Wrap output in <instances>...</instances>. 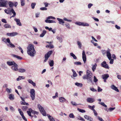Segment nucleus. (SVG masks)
<instances>
[{
    "label": "nucleus",
    "mask_w": 121,
    "mask_h": 121,
    "mask_svg": "<svg viewBox=\"0 0 121 121\" xmlns=\"http://www.w3.org/2000/svg\"><path fill=\"white\" fill-rule=\"evenodd\" d=\"M86 73V75H85L83 76V79H86L88 83L92 82L93 78L92 73L89 70H87Z\"/></svg>",
    "instance_id": "1"
},
{
    "label": "nucleus",
    "mask_w": 121,
    "mask_h": 121,
    "mask_svg": "<svg viewBox=\"0 0 121 121\" xmlns=\"http://www.w3.org/2000/svg\"><path fill=\"white\" fill-rule=\"evenodd\" d=\"M27 52L28 54L30 56H34L36 52L33 45L31 44L28 45L27 47Z\"/></svg>",
    "instance_id": "2"
},
{
    "label": "nucleus",
    "mask_w": 121,
    "mask_h": 121,
    "mask_svg": "<svg viewBox=\"0 0 121 121\" xmlns=\"http://www.w3.org/2000/svg\"><path fill=\"white\" fill-rule=\"evenodd\" d=\"M4 11L5 13L8 14H9L10 15L12 14L11 13V12L13 14L12 16L10 17V18L12 17H15L16 15V13L13 8L10 9V8H9L8 9H5L4 10Z\"/></svg>",
    "instance_id": "3"
},
{
    "label": "nucleus",
    "mask_w": 121,
    "mask_h": 121,
    "mask_svg": "<svg viewBox=\"0 0 121 121\" xmlns=\"http://www.w3.org/2000/svg\"><path fill=\"white\" fill-rule=\"evenodd\" d=\"M38 107L39 108L40 112L44 116H45L46 115V113L44 110L43 108L41 106L40 104L38 105Z\"/></svg>",
    "instance_id": "4"
},
{
    "label": "nucleus",
    "mask_w": 121,
    "mask_h": 121,
    "mask_svg": "<svg viewBox=\"0 0 121 121\" xmlns=\"http://www.w3.org/2000/svg\"><path fill=\"white\" fill-rule=\"evenodd\" d=\"M30 96L32 99L34 100L35 99V91L34 89H31L30 90Z\"/></svg>",
    "instance_id": "5"
},
{
    "label": "nucleus",
    "mask_w": 121,
    "mask_h": 121,
    "mask_svg": "<svg viewBox=\"0 0 121 121\" xmlns=\"http://www.w3.org/2000/svg\"><path fill=\"white\" fill-rule=\"evenodd\" d=\"M52 51H50L48 52L45 55V59L44 61V62H46L48 58L50 56V55L52 54Z\"/></svg>",
    "instance_id": "6"
},
{
    "label": "nucleus",
    "mask_w": 121,
    "mask_h": 121,
    "mask_svg": "<svg viewBox=\"0 0 121 121\" xmlns=\"http://www.w3.org/2000/svg\"><path fill=\"white\" fill-rule=\"evenodd\" d=\"M8 4L9 7L11 8H13V7L14 6L15 7H17L18 4V3L17 2H15L14 3L11 1H9L8 3Z\"/></svg>",
    "instance_id": "7"
},
{
    "label": "nucleus",
    "mask_w": 121,
    "mask_h": 121,
    "mask_svg": "<svg viewBox=\"0 0 121 121\" xmlns=\"http://www.w3.org/2000/svg\"><path fill=\"white\" fill-rule=\"evenodd\" d=\"M101 66L106 69H109V67L108 65L107 64L105 61H104L101 64Z\"/></svg>",
    "instance_id": "8"
},
{
    "label": "nucleus",
    "mask_w": 121,
    "mask_h": 121,
    "mask_svg": "<svg viewBox=\"0 0 121 121\" xmlns=\"http://www.w3.org/2000/svg\"><path fill=\"white\" fill-rule=\"evenodd\" d=\"M7 1L5 0H0V7H4L6 6Z\"/></svg>",
    "instance_id": "9"
},
{
    "label": "nucleus",
    "mask_w": 121,
    "mask_h": 121,
    "mask_svg": "<svg viewBox=\"0 0 121 121\" xmlns=\"http://www.w3.org/2000/svg\"><path fill=\"white\" fill-rule=\"evenodd\" d=\"M18 65L16 64L15 63L11 67V68L13 70L15 71H18Z\"/></svg>",
    "instance_id": "10"
},
{
    "label": "nucleus",
    "mask_w": 121,
    "mask_h": 121,
    "mask_svg": "<svg viewBox=\"0 0 121 121\" xmlns=\"http://www.w3.org/2000/svg\"><path fill=\"white\" fill-rule=\"evenodd\" d=\"M110 49L108 48V50L106 52L107 56L109 60H110L111 59V55L110 52Z\"/></svg>",
    "instance_id": "11"
},
{
    "label": "nucleus",
    "mask_w": 121,
    "mask_h": 121,
    "mask_svg": "<svg viewBox=\"0 0 121 121\" xmlns=\"http://www.w3.org/2000/svg\"><path fill=\"white\" fill-rule=\"evenodd\" d=\"M82 58L84 63H85L86 60V58L85 53V52L84 50L82 51Z\"/></svg>",
    "instance_id": "12"
},
{
    "label": "nucleus",
    "mask_w": 121,
    "mask_h": 121,
    "mask_svg": "<svg viewBox=\"0 0 121 121\" xmlns=\"http://www.w3.org/2000/svg\"><path fill=\"white\" fill-rule=\"evenodd\" d=\"M87 101L90 103H92L94 102L95 99L92 98H88L86 99Z\"/></svg>",
    "instance_id": "13"
},
{
    "label": "nucleus",
    "mask_w": 121,
    "mask_h": 121,
    "mask_svg": "<svg viewBox=\"0 0 121 121\" xmlns=\"http://www.w3.org/2000/svg\"><path fill=\"white\" fill-rule=\"evenodd\" d=\"M17 32H12V33H7L6 34V35L9 36H13L17 35Z\"/></svg>",
    "instance_id": "14"
},
{
    "label": "nucleus",
    "mask_w": 121,
    "mask_h": 121,
    "mask_svg": "<svg viewBox=\"0 0 121 121\" xmlns=\"http://www.w3.org/2000/svg\"><path fill=\"white\" fill-rule=\"evenodd\" d=\"M14 20L16 22L17 24L20 26H22V24L20 22V20L19 19L15 18L14 19Z\"/></svg>",
    "instance_id": "15"
},
{
    "label": "nucleus",
    "mask_w": 121,
    "mask_h": 121,
    "mask_svg": "<svg viewBox=\"0 0 121 121\" xmlns=\"http://www.w3.org/2000/svg\"><path fill=\"white\" fill-rule=\"evenodd\" d=\"M109 75L108 74H104L102 75V78L103 79H107L109 77Z\"/></svg>",
    "instance_id": "16"
},
{
    "label": "nucleus",
    "mask_w": 121,
    "mask_h": 121,
    "mask_svg": "<svg viewBox=\"0 0 121 121\" xmlns=\"http://www.w3.org/2000/svg\"><path fill=\"white\" fill-rule=\"evenodd\" d=\"M111 88L112 89L116 91L117 92H119V90L114 85H112L111 86Z\"/></svg>",
    "instance_id": "17"
},
{
    "label": "nucleus",
    "mask_w": 121,
    "mask_h": 121,
    "mask_svg": "<svg viewBox=\"0 0 121 121\" xmlns=\"http://www.w3.org/2000/svg\"><path fill=\"white\" fill-rule=\"evenodd\" d=\"M28 81L29 83L31 84L34 86H35V84L32 80L29 79L28 80Z\"/></svg>",
    "instance_id": "18"
},
{
    "label": "nucleus",
    "mask_w": 121,
    "mask_h": 121,
    "mask_svg": "<svg viewBox=\"0 0 121 121\" xmlns=\"http://www.w3.org/2000/svg\"><path fill=\"white\" fill-rule=\"evenodd\" d=\"M47 116L50 121H55V120L53 117L50 115L48 114Z\"/></svg>",
    "instance_id": "19"
},
{
    "label": "nucleus",
    "mask_w": 121,
    "mask_h": 121,
    "mask_svg": "<svg viewBox=\"0 0 121 121\" xmlns=\"http://www.w3.org/2000/svg\"><path fill=\"white\" fill-rule=\"evenodd\" d=\"M7 63L9 66H13L15 63L13 61V62L8 61L7 62Z\"/></svg>",
    "instance_id": "20"
},
{
    "label": "nucleus",
    "mask_w": 121,
    "mask_h": 121,
    "mask_svg": "<svg viewBox=\"0 0 121 121\" xmlns=\"http://www.w3.org/2000/svg\"><path fill=\"white\" fill-rule=\"evenodd\" d=\"M13 56L14 57H15L17 58L18 59L22 60V57L19 56L14 54L13 55Z\"/></svg>",
    "instance_id": "21"
},
{
    "label": "nucleus",
    "mask_w": 121,
    "mask_h": 121,
    "mask_svg": "<svg viewBox=\"0 0 121 121\" xmlns=\"http://www.w3.org/2000/svg\"><path fill=\"white\" fill-rule=\"evenodd\" d=\"M59 100L61 102H63L65 101L66 100V99L64 98L63 97H60L59 98Z\"/></svg>",
    "instance_id": "22"
},
{
    "label": "nucleus",
    "mask_w": 121,
    "mask_h": 121,
    "mask_svg": "<svg viewBox=\"0 0 121 121\" xmlns=\"http://www.w3.org/2000/svg\"><path fill=\"white\" fill-rule=\"evenodd\" d=\"M9 98L11 100H13L14 99V95L12 94H10L9 95Z\"/></svg>",
    "instance_id": "23"
},
{
    "label": "nucleus",
    "mask_w": 121,
    "mask_h": 121,
    "mask_svg": "<svg viewBox=\"0 0 121 121\" xmlns=\"http://www.w3.org/2000/svg\"><path fill=\"white\" fill-rule=\"evenodd\" d=\"M57 19L59 21V23L60 24H61V23L63 24L64 23V22L62 19H61L59 18H57Z\"/></svg>",
    "instance_id": "24"
},
{
    "label": "nucleus",
    "mask_w": 121,
    "mask_h": 121,
    "mask_svg": "<svg viewBox=\"0 0 121 121\" xmlns=\"http://www.w3.org/2000/svg\"><path fill=\"white\" fill-rule=\"evenodd\" d=\"M18 71L20 73L25 72L26 71V70L25 69L22 68H20L18 69Z\"/></svg>",
    "instance_id": "25"
},
{
    "label": "nucleus",
    "mask_w": 121,
    "mask_h": 121,
    "mask_svg": "<svg viewBox=\"0 0 121 121\" xmlns=\"http://www.w3.org/2000/svg\"><path fill=\"white\" fill-rule=\"evenodd\" d=\"M46 33V31L45 30H43L42 33L40 35V36L41 37H43Z\"/></svg>",
    "instance_id": "26"
},
{
    "label": "nucleus",
    "mask_w": 121,
    "mask_h": 121,
    "mask_svg": "<svg viewBox=\"0 0 121 121\" xmlns=\"http://www.w3.org/2000/svg\"><path fill=\"white\" fill-rule=\"evenodd\" d=\"M72 71L73 73V76L74 77H76L77 76V74L76 72L73 69H72Z\"/></svg>",
    "instance_id": "27"
},
{
    "label": "nucleus",
    "mask_w": 121,
    "mask_h": 121,
    "mask_svg": "<svg viewBox=\"0 0 121 121\" xmlns=\"http://www.w3.org/2000/svg\"><path fill=\"white\" fill-rule=\"evenodd\" d=\"M95 106L94 105H93L92 106H91L90 105H89L88 106V108L91 109V110L94 111L95 110L94 109V108H95Z\"/></svg>",
    "instance_id": "28"
},
{
    "label": "nucleus",
    "mask_w": 121,
    "mask_h": 121,
    "mask_svg": "<svg viewBox=\"0 0 121 121\" xmlns=\"http://www.w3.org/2000/svg\"><path fill=\"white\" fill-rule=\"evenodd\" d=\"M4 27L5 28H10L11 27V26L8 24H5L4 25Z\"/></svg>",
    "instance_id": "29"
},
{
    "label": "nucleus",
    "mask_w": 121,
    "mask_h": 121,
    "mask_svg": "<svg viewBox=\"0 0 121 121\" xmlns=\"http://www.w3.org/2000/svg\"><path fill=\"white\" fill-rule=\"evenodd\" d=\"M7 45L11 48H14L15 47V46L14 44H12L11 43L9 44H8Z\"/></svg>",
    "instance_id": "30"
},
{
    "label": "nucleus",
    "mask_w": 121,
    "mask_h": 121,
    "mask_svg": "<svg viewBox=\"0 0 121 121\" xmlns=\"http://www.w3.org/2000/svg\"><path fill=\"white\" fill-rule=\"evenodd\" d=\"M49 64L50 66H53L54 65V61L53 60H52L50 62H49Z\"/></svg>",
    "instance_id": "31"
},
{
    "label": "nucleus",
    "mask_w": 121,
    "mask_h": 121,
    "mask_svg": "<svg viewBox=\"0 0 121 121\" xmlns=\"http://www.w3.org/2000/svg\"><path fill=\"white\" fill-rule=\"evenodd\" d=\"M75 85L78 86L82 87V84L81 83H78L77 82L75 83Z\"/></svg>",
    "instance_id": "32"
},
{
    "label": "nucleus",
    "mask_w": 121,
    "mask_h": 121,
    "mask_svg": "<svg viewBox=\"0 0 121 121\" xmlns=\"http://www.w3.org/2000/svg\"><path fill=\"white\" fill-rule=\"evenodd\" d=\"M77 43L78 46L79 48L81 49L82 47V44L79 41H78L77 42Z\"/></svg>",
    "instance_id": "33"
},
{
    "label": "nucleus",
    "mask_w": 121,
    "mask_h": 121,
    "mask_svg": "<svg viewBox=\"0 0 121 121\" xmlns=\"http://www.w3.org/2000/svg\"><path fill=\"white\" fill-rule=\"evenodd\" d=\"M97 66V65L96 64H95V65H94L92 68V69L93 71L94 72L95 69H96V68Z\"/></svg>",
    "instance_id": "34"
},
{
    "label": "nucleus",
    "mask_w": 121,
    "mask_h": 121,
    "mask_svg": "<svg viewBox=\"0 0 121 121\" xmlns=\"http://www.w3.org/2000/svg\"><path fill=\"white\" fill-rule=\"evenodd\" d=\"M28 107L27 106H23L22 107V109L24 111H26L28 109Z\"/></svg>",
    "instance_id": "35"
},
{
    "label": "nucleus",
    "mask_w": 121,
    "mask_h": 121,
    "mask_svg": "<svg viewBox=\"0 0 121 121\" xmlns=\"http://www.w3.org/2000/svg\"><path fill=\"white\" fill-rule=\"evenodd\" d=\"M70 55L72 56L73 58L74 59H77V57L76 56L72 53H70Z\"/></svg>",
    "instance_id": "36"
},
{
    "label": "nucleus",
    "mask_w": 121,
    "mask_h": 121,
    "mask_svg": "<svg viewBox=\"0 0 121 121\" xmlns=\"http://www.w3.org/2000/svg\"><path fill=\"white\" fill-rule=\"evenodd\" d=\"M21 103L22 105H29L28 104L26 103L25 101L23 102L21 101Z\"/></svg>",
    "instance_id": "37"
},
{
    "label": "nucleus",
    "mask_w": 121,
    "mask_h": 121,
    "mask_svg": "<svg viewBox=\"0 0 121 121\" xmlns=\"http://www.w3.org/2000/svg\"><path fill=\"white\" fill-rule=\"evenodd\" d=\"M78 110L80 112L84 113L85 112V111L84 110L80 109L79 108H78Z\"/></svg>",
    "instance_id": "38"
},
{
    "label": "nucleus",
    "mask_w": 121,
    "mask_h": 121,
    "mask_svg": "<svg viewBox=\"0 0 121 121\" xmlns=\"http://www.w3.org/2000/svg\"><path fill=\"white\" fill-rule=\"evenodd\" d=\"M36 4V3H32L31 4V6L32 8L33 9H34L35 7V6Z\"/></svg>",
    "instance_id": "39"
},
{
    "label": "nucleus",
    "mask_w": 121,
    "mask_h": 121,
    "mask_svg": "<svg viewBox=\"0 0 121 121\" xmlns=\"http://www.w3.org/2000/svg\"><path fill=\"white\" fill-rule=\"evenodd\" d=\"M82 26H89V24L87 23H82Z\"/></svg>",
    "instance_id": "40"
},
{
    "label": "nucleus",
    "mask_w": 121,
    "mask_h": 121,
    "mask_svg": "<svg viewBox=\"0 0 121 121\" xmlns=\"http://www.w3.org/2000/svg\"><path fill=\"white\" fill-rule=\"evenodd\" d=\"M78 119L79 120L82 121H85V120L80 116H79L78 118Z\"/></svg>",
    "instance_id": "41"
},
{
    "label": "nucleus",
    "mask_w": 121,
    "mask_h": 121,
    "mask_svg": "<svg viewBox=\"0 0 121 121\" xmlns=\"http://www.w3.org/2000/svg\"><path fill=\"white\" fill-rule=\"evenodd\" d=\"M69 117L70 118H74L75 117L73 113H70L69 115Z\"/></svg>",
    "instance_id": "42"
},
{
    "label": "nucleus",
    "mask_w": 121,
    "mask_h": 121,
    "mask_svg": "<svg viewBox=\"0 0 121 121\" xmlns=\"http://www.w3.org/2000/svg\"><path fill=\"white\" fill-rule=\"evenodd\" d=\"M21 5L23 6L24 5L25 3L24 0H21Z\"/></svg>",
    "instance_id": "43"
},
{
    "label": "nucleus",
    "mask_w": 121,
    "mask_h": 121,
    "mask_svg": "<svg viewBox=\"0 0 121 121\" xmlns=\"http://www.w3.org/2000/svg\"><path fill=\"white\" fill-rule=\"evenodd\" d=\"M57 39L59 40V41L60 42H61L62 41V38L59 37L57 36L56 37Z\"/></svg>",
    "instance_id": "44"
},
{
    "label": "nucleus",
    "mask_w": 121,
    "mask_h": 121,
    "mask_svg": "<svg viewBox=\"0 0 121 121\" xmlns=\"http://www.w3.org/2000/svg\"><path fill=\"white\" fill-rule=\"evenodd\" d=\"M74 64L76 65H81V63L79 61H77L74 63Z\"/></svg>",
    "instance_id": "45"
},
{
    "label": "nucleus",
    "mask_w": 121,
    "mask_h": 121,
    "mask_svg": "<svg viewBox=\"0 0 121 121\" xmlns=\"http://www.w3.org/2000/svg\"><path fill=\"white\" fill-rule=\"evenodd\" d=\"M115 107L114 108H110L108 109V110H109V111L111 112L115 109Z\"/></svg>",
    "instance_id": "46"
},
{
    "label": "nucleus",
    "mask_w": 121,
    "mask_h": 121,
    "mask_svg": "<svg viewBox=\"0 0 121 121\" xmlns=\"http://www.w3.org/2000/svg\"><path fill=\"white\" fill-rule=\"evenodd\" d=\"M99 103L105 107H107V105H106L103 102Z\"/></svg>",
    "instance_id": "47"
},
{
    "label": "nucleus",
    "mask_w": 121,
    "mask_h": 121,
    "mask_svg": "<svg viewBox=\"0 0 121 121\" xmlns=\"http://www.w3.org/2000/svg\"><path fill=\"white\" fill-rule=\"evenodd\" d=\"M22 77L23 78H22V79H24V77H23V76L21 77V76H19L18 78H17V81H19L21 79V78Z\"/></svg>",
    "instance_id": "48"
},
{
    "label": "nucleus",
    "mask_w": 121,
    "mask_h": 121,
    "mask_svg": "<svg viewBox=\"0 0 121 121\" xmlns=\"http://www.w3.org/2000/svg\"><path fill=\"white\" fill-rule=\"evenodd\" d=\"M22 77L23 78H22V79H24V77H23V76L21 77V76H19L18 78H17V81H19L21 79V78Z\"/></svg>",
    "instance_id": "49"
},
{
    "label": "nucleus",
    "mask_w": 121,
    "mask_h": 121,
    "mask_svg": "<svg viewBox=\"0 0 121 121\" xmlns=\"http://www.w3.org/2000/svg\"><path fill=\"white\" fill-rule=\"evenodd\" d=\"M94 82H97L98 81V80L97 79L96 77L95 76H94Z\"/></svg>",
    "instance_id": "50"
},
{
    "label": "nucleus",
    "mask_w": 121,
    "mask_h": 121,
    "mask_svg": "<svg viewBox=\"0 0 121 121\" xmlns=\"http://www.w3.org/2000/svg\"><path fill=\"white\" fill-rule=\"evenodd\" d=\"M31 112H30V111H27V112L28 114V115L30 117H33L32 116L31 114Z\"/></svg>",
    "instance_id": "51"
},
{
    "label": "nucleus",
    "mask_w": 121,
    "mask_h": 121,
    "mask_svg": "<svg viewBox=\"0 0 121 121\" xmlns=\"http://www.w3.org/2000/svg\"><path fill=\"white\" fill-rule=\"evenodd\" d=\"M71 103L73 105H74L75 106H76L78 105V104H77L75 102H73L72 101L71 102Z\"/></svg>",
    "instance_id": "52"
},
{
    "label": "nucleus",
    "mask_w": 121,
    "mask_h": 121,
    "mask_svg": "<svg viewBox=\"0 0 121 121\" xmlns=\"http://www.w3.org/2000/svg\"><path fill=\"white\" fill-rule=\"evenodd\" d=\"M90 90L91 91H93V92H95V91H96L97 90H95V89L94 88H90Z\"/></svg>",
    "instance_id": "53"
},
{
    "label": "nucleus",
    "mask_w": 121,
    "mask_h": 121,
    "mask_svg": "<svg viewBox=\"0 0 121 121\" xmlns=\"http://www.w3.org/2000/svg\"><path fill=\"white\" fill-rule=\"evenodd\" d=\"M40 9L41 10H46L47 9V8L45 7L41 8H40Z\"/></svg>",
    "instance_id": "54"
},
{
    "label": "nucleus",
    "mask_w": 121,
    "mask_h": 121,
    "mask_svg": "<svg viewBox=\"0 0 121 121\" xmlns=\"http://www.w3.org/2000/svg\"><path fill=\"white\" fill-rule=\"evenodd\" d=\"M110 63L111 64H112L113 63V61H114V59H111L110 60Z\"/></svg>",
    "instance_id": "55"
},
{
    "label": "nucleus",
    "mask_w": 121,
    "mask_h": 121,
    "mask_svg": "<svg viewBox=\"0 0 121 121\" xmlns=\"http://www.w3.org/2000/svg\"><path fill=\"white\" fill-rule=\"evenodd\" d=\"M93 4H92L90 3L88 5V8L89 9H90L91 6H92Z\"/></svg>",
    "instance_id": "56"
},
{
    "label": "nucleus",
    "mask_w": 121,
    "mask_h": 121,
    "mask_svg": "<svg viewBox=\"0 0 121 121\" xmlns=\"http://www.w3.org/2000/svg\"><path fill=\"white\" fill-rule=\"evenodd\" d=\"M102 52L103 54L104 55L106 53L107 51L105 50H103L102 51Z\"/></svg>",
    "instance_id": "57"
},
{
    "label": "nucleus",
    "mask_w": 121,
    "mask_h": 121,
    "mask_svg": "<svg viewBox=\"0 0 121 121\" xmlns=\"http://www.w3.org/2000/svg\"><path fill=\"white\" fill-rule=\"evenodd\" d=\"M102 90V89H101L100 88L99 86L98 87V92L101 91Z\"/></svg>",
    "instance_id": "58"
},
{
    "label": "nucleus",
    "mask_w": 121,
    "mask_h": 121,
    "mask_svg": "<svg viewBox=\"0 0 121 121\" xmlns=\"http://www.w3.org/2000/svg\"><path fill=\"white\" fill-rule=\"evenodd\" d=\"M23 119L25 121H27L26 118L25 117L24 115L22 116Z\"/></svg>",
    "instance_id": "59"
},
{
    "label": "nucleus",
    "mask_w": 121,
    "mask_h": 121,
    "mask_svg": "<svg viewBox=\"0 0 121 121\" xmlns=\"http://www.w3.org/2000/svg\"><path fill=\"white\" fill-rule=\"evenodd\" d=\"M115 27L118 30H120V27L119 26H118L117 25H115Z\"/></svg>",
    "instance_id": "60"
},
{
    "label": "nucleus",
    "mask_w": 121,
    "mask_h": 121,
    "mask_svg": "<svg viewBox=\"0 0 121 121\" xmlns=\"http://www.w3.org/2000/svg\"><path fill=\"white\" fill-rule=\"evenodd\" d=\"M76 24L79 26H82V23L79 22H77Z\"/></svg>",
    "instance_id": "61"
},
{
    "label": "nucleus",
    "mask_w": 121,
    "mask_h": 121,
    "mask_svg": "<svg viewBox=\"0 0 121 121\" xmlns=\"http://www.w3.org/2000/svg\"><path fill=\"white\" fill-rule=\"evenodd\" d=\"M65 26L68 29L70 28V27H69L70 25L69 24H65Z\"/></svg>",
    "instance_id": "62"
},
{
    "label": "nucleus",
    "mask_w": 121,
    "mask_h": 121,
    "mask_svg": "<svg viewBox=\"0 0 121 121\" xmlns=\"http://www.w3.org/2000/svg\"><path fill=\"white\" fill-rule=\"evenodd\" d=\"M2 22L4 23H6L7 22L6 20L4 19H2L1 20Z\"/></svg>",
    "instance_id": "63"
},
{
    "label": "nucleus",
    "mask_w": 121,
    "mask_h": 121,
    "mask_svg": "<svg viewBox=\"0 0 121 121\" xmlns=\"http://www.w3.org/2000/svg\"><path fill=\"white\" fill-rule=\"evenodd\" d=\"M98 118L99 120L100 121H104L103 120V119L102 118H100L99 117H98Z\"/></svg>",
    "instance_id": "64"
}]
</instances>
